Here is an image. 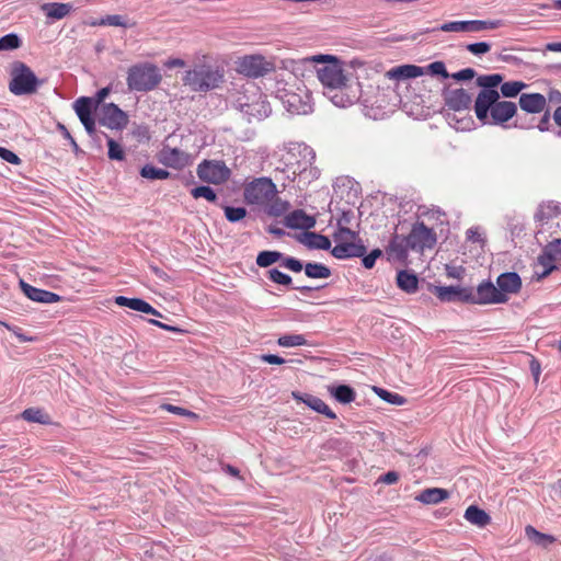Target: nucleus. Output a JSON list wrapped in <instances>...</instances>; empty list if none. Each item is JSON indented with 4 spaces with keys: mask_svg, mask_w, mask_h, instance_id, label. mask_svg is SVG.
I'll use <instances>...</instances> for the list:
<instances>
[{
    "mask_svg": "<svg viewBox=\"0 0 561 561\" xmlns=\"http://www.w3.org/2000/svg\"><path fill=\"white\" fill-rule=\"evenodd\" d=\"M496 286L502 297L508 299L510 295L517 294L520 290L522 279L515 272L502 273L496 278Z\"/></svg>",
    "mask_w": 561,
    "mask_h": 561,
    "instance_id": "aec40b11",
    "label": "nucleus"
},
{
    "mask_svg": "<svg viewBox=\"0 0 561 561\" xmlns=\"http://www.w3.org/2000/svg\"><path fill=\"white\" fill-rule=\"evenodd\" d=\"M282 100L285 108L291 114L305 115L312 111L308 94H305L304 99L300 94L286 92Z\"/></svg>",
    "mask_w": 561,
    "mask_h": 561,
    "instance_id": "6ab92c4d",
    "label": "nucleus"
},
{
    "mask_svg": "<svg viewBox=\"0 0 561 561\" xmlns=\"http://www.w3.org/2000/svg\"><path fill=\"white\" fill-rule=\"evenodd\" d=\"M426 73L432 76H440L445 79L449 78V73L446 70V66L443 61H434L426 67H423Z\"/></svg>",
    "mask_w": 561,
    "mask_h": 561,
    "instance_id": "09e8293b",
    "label": "nucleus"
},
{
    "mask_svg": "<svg viewBox=\"0 0 561 561\" xmlns=\"http://www.w3.org/2000/svg\"><path fill=\"white\" fill-rule=\"evenodd\" d=\"M98 121L110 129L122 130L128 124V115L114 103H104L98 112Z\"/></svg>",
    "mask_w": 561,
    "mask_h": 561,
    "instance_id": "4468645a",
    "label": "nucleus"
},
{
    "mask_svg": "<svg viewBox=\"0 0 561 561\" xmlns=\"http://www.w3.org/2000/svg\"><path fill=\"white\" fill-rule=\"evenodd\" d=\"M243 197L248 204L261 206L271 217H280L289 209V203L278 196L276 184L270 178H257L247 183Z\"/></svg>",
    "mask_w": 561,
    "mask_h": 561,
    "instance_id": "7ed1b4c3",
    "label": "nucleus"
},
{
    "mask_svg": "<svg viewBox=\"0 0 561 561\" xmlns=\"http://www.w3.org/2000/svg\"><path fill=\"white\" fill-rule=\"evenodd\" d=\"M436 243V233L426 227L424 222L412 226L408 236L396 233L389 242L387 254L389 259L404 262L409 251L422 253L425 249H432Z\"/></svg>",
    "mask_w": 561,
    "mask_h": 561,
    "instance_id": "20e7f679",
    "label": "nucleus"
},
{
    "mask_svg": "<svg viewBox=\"0 0 561 561\" xmlns=\"http://www.w3.org/2000/svg\"><path fill=\"white\" fill-rule=\"evenodd\" d=\"M445 105L455 112L468 110L471 104V95L463 89H446L443 92Z\"/></svg>",
    "mask_w": 561,
    "mask_h": 561,
    "instance_id": "a211bd4d",
    "label": "nucleus"
},
{
    "mask_svg": "<svg viewBox=\"0 0 561 561\" xmlns=\"http://www.w3.org/2000/svg\"><path fill=\"white\" fill-rule=\"evenodd\" d=\"M237 70L247 77L259 78L274 70V65L261 55H248L238 60Z\"/></svg>",
    "mask_w": 561,
    "mask_h": 561,
    "instance_id": "f8f14e48",
    "label": "nucleus"
},
{
    "mask_svg": "<svg viewBox=\"0 0 561 561\" xmlns=\"http://www.w3.org/2000/svg\"><path fill=\"white\" fill-rule=\"evenodd\" d=\"M467 239L471 242H483L482 232L479 227H471L466 232Z\"/></svg>",
    "mask_w": 561,
    "mask_h": 561,
    "instance_id": "052dcab7",
    "label": "nucleus"
},
{
    "mask_svg": "<svg viewBox=\"0 0 561 561\" xmlns=\"http://www.w3.org/2000/svg\"><path fill=\"white\" fill-rule=\"evenodd\" d=\"M161 80L159 68L153 64H137L128 69L127 85L130 91H151L159 85Z\"/></svg>",
    "mask_w": 561,
    "mask_h": 561,
    "instance_id": "1a4fd4ad",
    "label": "nucleus"
},
{
    "mask_svg": "<svg viewBox=\"0 0 561 561\" xmlns=\"http://www.w3.org/2000/svg\"><path fill=\"white\" fill-rule=\"evenodd\" d=\"M435 295L442 301H454L457 296V287L455 286H438L435 288Z\"/></svg>",
    "mask_w": 561,
    "mask_h": 561,
    "instance_id": "49530a36",
    "label": "nucleus"
},
{
    "mask_svg": "<svg viewBox=\"0 0 561 561\" xmlns=\"http://www.w3.org/2000/svg\"><path fill=\"white\" fill-rule=\"evenodd\" d=\"M96 106L91 98L81 96L73 103V108L87 133L92 136L95 133V121L92 117V110Z\"/></svg>",
    "mask_w": 561,
    "mask_h": 561,
    "instance_id": "2eb2a0df",
    "label": "nucleus"
},
{
    "mask_svg": "<svg viewBox=\"0 0 561 561\" xmlns=\"http://www.w3.org/2000/svg\"><path fill=\"white\" fill-rule=\"evenodd\" d=\"M21 289L24 295L33 301L43 304H54L60 301V296L41 288H36L23 280L20 283Z\"/></svg>",
    "mask_w": 561,
    "mask_h": 561,
    "instance_id": "5701e85b",
    "label": "nucleus"
},
{
    "mask_svg": "<svg viewBox=\"0 0 561 561\" xmlns=\"http://www.w3.org/2000/svg\"><path fill=\"white\" fill-rule=\"evenodd\" d=\"M293 398L296 401L304 402L313 411L321 413L331 420L336 419V414L325 404V402L313 394L293 392Z\"/></svg>",
    "mask_w": 561,
    "mask_h": 561,
    "instance_id": "4be33fe9",
    "label": "nucleus"
},
{
    "mask_svg": "<svg viewBox=\"0 0 561 561\" xmlns=\"http://www.w3.org/2000/svg\"><path fill=\"white\" fill-rule=\"evenodd\" d=\"M465 518L472 525L480 528L490 524L491 517L488 513L476 505H470L465 512Z\"/></svg>",
    "mask_w": 561,
    "mask_h": 561,
    "instance_id": "c756f323",
    "label": "nucleus"
},
{
    "mask_svg": "<svg viewBox=\"0 0 561 561\" xmlns=\"http://www.w3.org/2000/svg\"><path fill=\"white\" fill-rule=\"evenodd\" d=\"M140 175L148 180H165L170 176V172L151 164H146L141 168Z\"/></svg>",
    "mask_w": 561,
    "mask_h": 561,
    "instance_id": "58836bf2",
    "label": "nucleus"
},
{
    "mask_svg": "<svg viewBox=\"0 0 561 561\" xmlns=\"http://www.w3.org/2000/svg\"><path fill=\"white\" fill-rule=\"evenodd\" d=\"M456 300H460V301H463V302L476 304V300H477L476 293H473L470 289L457 287Z\"/></svg>",
    "mask_w": 561,
    "mask_h": 561,
    "instance_id": "864d4df0",
    "label": "nucleus"
},
{
    "mask_svg": "<svg viewBox=\"0 0 561 561\" xmlns=\"http://www.w3.org/2000/svg\"><path fill=\"white\" fill-rule=\"evenodd\" d=\"M476 76V71L472 68H465L458 72L449 75L450 78L457 81L470 80Z\"/></svg>",
    "mask_w": 561,
    "mask_h": 561,
    "instance_id": "bf43d9fd",
    "label": "nucleus"
},
{
    "mask_svg": "<svg viewBox=\"0 0 561 561\" xmlns=\"http://www.w3.org/2000/svg\"><path fill=\"white\" fill-rule=\"evenodd\" d=\"M424 75H426V71L423 67L416 65H400L386 71L385 77L390 80L402 81Z\"/></svg>",
    "mask_w": 561,
    "mask_h": 561,
    "instance_id": "412c9836",
    "label": "nucleus"
},
{
    "mask_svg": "<svg viewBox=\"0 0 561 561\" xmlns=\"http://www.w3.org/2000/svg\"><path fill=\"white\" fill-rule=\"evenodd\" d=\"M267 274H268V278L276 284H280V285H285V286H288L291 284V277L289 275L280 272L277 268L270 270L267 272Z\"/></svg>",
    "mask_w": 561,
    "mask_h": 561,
    "instance_id": "8fccbe9b",
    "label": "nucleus"
},
{
    "mask_svg": "<svg viewBox=\"0 0 561 561\" xmlns=\"http://www.w3.org/2000/svg\"><path fill=\"white\" fill-rule=\"evenodd\" d=\"M332 238L335 247L331 250V254L339 260L360 257L366 254V247L356 230L336 228Z\"/></svg>",
    "mask_w": 561,
    "mask_h": 561,
    "instance_id": "0eeeda50",
    "label": "nucleus"
},
{
    "mask_svg": "<svg viewBox=\"0 0 561 561\" xmlns=\"http://www.w3.org/2000/svg\"><path fill=\"white\" fill-rule=\"evenodd\" d=\"M140 298H128L125 296H117L115 297V304L121 307H127L131 310H137L138 301Z\"/></svg>",
    "mask_w": 561,
    "mask_h": 561,
    "instance_id": "6e6d98bb",
    "label": "nucleus"
},
{
    "mask_svg": "<svg viewBox=\"0 0 561 561\" xmlns=\"http://www.w3.org/2000/svg\"><path fill=\"white\" fill-rule=\"evenodd\" d=\"M0 158L14 165L21 163V159L13 151L3 147H0Z\"/></svg>",
    "mask_w": 561,
    "mask_h": 561,
    "instance_id": "4d7b16f0",
    "label": "nucleus"
},
{
    "mask_svg": "<svg viewBox=\"0 0 561 561\" xmlns=\"http://www.w3.org/2000/svg\"><path fill=\"white\" fill-rule=\"evenodd\" d=\"M72 4L60 2H48L41 7L46 18L51 21H57L66 18L72 11Z\"/></svg>",
    "mask_w": 561,
    "mask_h": 561,
    "instance_id": "b1692460",
    "label": "nucleus"
},
{
    "mask_svg": "<svg viewBox=\"0 0 561 561\" xmlns=\"http://www.w3.org/2000/svg\"><path fill=\"white\" fill-rule=\"evenodd\" d=\"M467 50L470 51L472 55L481 56L490 51L491 45L486 42H479V43H472L468 44L466 46Z\"/></svg>",
    "mask_w": 561,
    "mask_h": 561,
    "instance_id": "3c124183",
    "label": "nucleus"
},
{
    "mask_svg": "<svg viewBox=\"0 0 561 561\" xmlns=\"http://www.w3.org/2000/svg\"><path fill=\"white\" fill-rule=\"evenodd\" d=\"M162 408L169 412H172L174 414H179V415H187V416H193L194 413L193 412H190L183 408H180V407H175V405H172V404H164L162 405Z\"/></svg>",
    "mask_w": 561,
    "mask_h": 561,
    "instance_id": "e2e57ef3",
    "label": "nucleus"
},
{
    "mask_svg": "<svg viewBox=\"0 0 561 561\" xmlns=\"http://www.w3.org/2000/svg\"><path fill=\"white\" fill-rule=\"evenodd\" d=\"M525 533L529 540L545 548L554 542L556 540L554 537H552L551 535L542 534L535 529L533 526H527L525 528Z\"/></svg>",
    "mask_w": 561,
    "mask_h": 561,
    "instance_id": "f704fd0d",
    "label": "nucleus"
},
{
    "mask_svg": "<svg viewBox=\"0 0 561 561\" xmlns=\"http://www.w3.org/2000/svg\"><path fill=\"white\" fill-rule=\"evenodd\" d=\"M236 108L239 110L249 122L263 121L272 112L266 95L257 88L247 90L240 95L236 101Z\"/></svg>",
    "mask_w": 561,
    "mask_h": 561,
    "instance_id": "6e6552de",
    "label": "nucleus"
},
{
    "mask_svg": "<svg viewBox=\"0 0 561 561\" xmlns=\"http://www.w3.org/2000/svg\"><path fill=\"white\" fill-rule=\"evenodd\" d=\"M386 402L394 405H403L407 402V399L399 393L390 392V396L386 398Z\"/></svg>",
    "mask_w": 561,
    "mask_h": 561,
    "instance_id": "0e129e2a",
    "label": "nucleus"
},
{
    "mask_svg": "<svg viewBox=\"0 0 561 561\" xmlns=\"http://www.w3.org/2000/svg\"><path fill=\"white\" fill-rule=\"evenodd\" d=\"M381 255V250L379 249H375L373 250L369 254L367 255H363V265L366 267V268H373L375 263H376V260Z\"/></svg>",
    "mask_w": 561,
    "mask_h": 561,
    "instance_id": "13d9d810",
    "label": "nucleus"
},
{
    "mask_svg": "<svg viewBox=\"0 0 561 561\" xmlns=\"http://www.w3.org/2000/svg\"><path fill=\"white\" fill-rule=\"evenodd\" d=\"M191 195L194 198H196V199L197 198H205L206 201H208L210 203H216L217 202V194L209 186H205V185L196 186V187L191 190Z\"/></svg>",
    "mask_w": 561,
    "mask_h": 561,
    "instance_id": "a19ab883",
    "label": "nucleus"
},
{
    "mask_svg": "<svg viewBox=\"0 0 561 561\" xmlns=\"http://www.w3.org/2000/svg\"><path fill=\"white\" fill-rule=\"evenodd\" d=\"M559 215H561V204L556 202H546L539 205L535 214V219L540 222H546Z\"/></svg>",
    "mask_w": 561,
    "mask_h": 561,
    "instance_id": "cd10ccee",
    "label": "nucleus"
},
{
    "mask_svg": "<svg viewBox=\"0 0 561 561\" xmlns=\"http://www.w3.org/2000/svg\"><path fill=\"white\" fill-rule=\"evenodd\" d=\"M449 493L445 489L431 488L422 491L415 499L424 504H438L448 499Z\"/></svg>",
    "mask_w": 561,
    "mask_h": 561,
    "instance_id": "c85d7f7f",
    "label": "nucleus"
},
{
    "mask_svg": "<svg viewBox=\"0 0 561 561\" xmlns=\"http://www.w3.org/2000/svg\"><path fill=\"white\" fill-rule=\"evenodd\" d=\"M225 216L230 222H238L247 216V209L244 207H232L225 206Z\"/></svg>",
    "mask_w": 561,
    "mask_h": 561,
    "instance_id": "a18cd8bd",
    "label": "nucleus"
},
{
    "mask_svg": "<svg viewBox=\"0 0 561 561\" xmlns=\"http://www.w3.org/2000/svg\"><path fill=\"white\" fill-rule=\"evenodd\" d=\"M519 105L527 113H540L546 106V99L539 93L522 94Z\"/></svg>",
    "mask_w": 561,
    "mask_h": 561,
    "instance_id": "393cba45",
    "label": "nucleus"
},
{
    "mask_svg": "<svg viewBox=\"0 0 561 561\" xmlns=\"http://www.w3.org/2000/svg\"><path fill=\"white\" fill-rule=\"evenodd\" d=\"M503 78L499 73L480 76L477 80L478 84L483 88L482 90H494L502 82Z\"/></svg>",
    "mask_w": 561,
    "mask_h": 561,
    "instance_id": "c03bdc74",
    "label": "nucleus"
},
{
    "mask_svg": "<svg viewBox=\"0 0 561 561\" xmlns=\"http://www.w3.org/2000/svg\"><path fill=\"white\" fill-rule=\"evenodd\" d=\"M261 360L271 365H282L285 363L283 357L274 354H264L261 356Z\"/></svg>",
    "mask_w": 561,
    "mask_h": 561,
    "instance_id": "680f3d73",
    "label": "nucleus"
},
{
    "mask_svg": "<svg viewBox=\"0 0 561 561\" xmlns=\"http://www.w3.org/2000/svg\"><path fill=\"white\" fill-rule=\"evenodd\" d=\"M304 270L310 278H328L331 276V270L322 263H307Z\"/></svg>",
    "mask_w": 561,
    "mask_h": 561,
    "instance_id": "c9c22d12",
    "label": "nucleus"
},
{
    "mask_svg": "<svg viewBox=\"0 0 561 561\" xmlns=\"http://www.w3.org/2000/svg\"><path fill=\"white\" fill-rule=\"evenodd\" d=\"M550 253L557 255L559 260H561V239H557L549 243Z\"/></svg>",
    "mask_w": 561,
    "mask_h": 561,
    "instance_id": "774afa93",
    "label": "nucleus"
},
{
    "mask_svg": "<svg viewBox=\"0 0 561 561\" xmlns=\"http://www.w3.org/2000/svg\"><path fill=\"white\" fill-rule=\"evenodd\" d=\"M397 285L405 293L412 294L417 290L419 278L409 271H400L397 275Z\"/></svg>",
    "mask_w": 561,
    "mask_h": 561,
    "instance_id": "7c9ffc66",
    "label": "nucleus"
},
{
    "mask_svg": "<svg viewBox=\"0 0 561 561\" xmlns=\"http://www.w3.org/2000/svg\"><path fill=\"white\" fill-rule=\"evenodd\" d=\"M329 392L334 397L336 401L343 404L351 403L355 400V391L346 385H340L336 387H329Z\"/></svg>",
    "mask_w": 561,
    "mask_h": 561,
    "instance_id": "2f4dec72",
    "label": "nucleus"
},
{
    "mask_svg": "<svg viewBox=\"0 0 561 561\" xmlns=\"http://www.w3.org/2000/svg\"><path fill=\"white\" fill-rule=\"evenodd\" d=\"M277 344L282 347H295L308 345V341L302 334H285L278 337Z\"/></svg>",
    "mask_w": 561,
    "mask_h": 561,
    "instance_id": "4c0bfd02",
    "label": "nucleus"
},
{
    "mask_svg": "<svg viewBox=\"0 0 561 561\" xmlns=\"http://www.w3.org/2000/svg\"><path fill=\"white\" fill-rule=\"evenodd\" d=\"M526 87V84L522 81H508V82H504L502 85H501V93L503 96L505 98H514L524 88Z\"/></svg>",
    "mask_w": 561,
    "mask_h": 561,
    "instance_id": "37998d69",
    "label": "nucleus"
},
{
    "mask_svg": "<svg viewBox=\"0 0 561 561\" xmlns=\"http://www.w3.org/2000/svg\"><path fill=\"white\" fill-rule=\"evenodd\" d=\"M496 90H481L474 102V113L482 124H503L511 119L516 111V104L511 101H499Z\"/></svg>",
    "mask_w": 561,
    "mask_h": 561,
    "instance_id": "423d86ee",
    "label": "nucleus"
},
{
    "mask_svg": "<svg viewBox=\"0 0 561 561\" xmlns=\"http://www.w3.org/2000/svg\"><path fill=\"white\" fill-rule=\"evenodd\" d=\"M300 242L309 249L330 250L331 241L327 236L317 232H305Z\"/></svg>",
    "mask_w": 561,
    "mask_h": 561,
    "instance_id": "bb28decb",
    "label": "nucleus"
},
{
    "mask_svg": "<svg viewBox=\"0 0 561 561\" xmlns=\"http://www.w3.org/2000/svg\"><path fill=\"white\" fill-rule=\"evenodd\" d=\"M207 54L196 57V64L187 69L182 82L193 92H208L220 87L225 81L224 67L211 62Z\"/></svg>",
    "mask_w": 561,
    "mask_h": 561,
    "instance_id": "39448f33",
    "label": "nucleus"
},
{
    "mask_svg": "<svg viewBox=\"0 0 561 561\" xmlns=\"http://www.w3.org/2000/svg\"><path fill=\"white\" fill-rule=\"evenodd\" d=\"M159 162L176 170L190 164V156L183 150L171 147H163L159 152Z\"/></svg>",
    "mask_w": 561,
    "mask_h": 561,
    "instance_id": "dca6fc26",
    "label": "nucleus"
},
{
    "mask_svg": "<svg viewBox=\"0 0 561 561\" xmlns=\"http://www.w3.org/2000/svg\"><path fill=\"white\" fill-rule=\"evenodd\" d=\"M286 224L293 229H310L316 225V219L299 209L287 216Z\"/></svg>",
    "mask_w": 561,
    "mask_h": 561,
    "instance_id": "a878e982",
    "label": "nucleus"
},
{
    "mask_svg": "<svg viewBox=\"0 0 561 561\" xmlns=\"http://www.w3.org/2000/svg\"><path fill=\"white\" fill-rule=\"evenodd\" d=\"M503 25L501 20H470V21H451L444 23L439 26L443 32H457V33H478L486 30H495Z\"/></svg>",
    "mask_w": 561,
    "mask_h": 561,
    "instance_id": "ddd939ff",
    "label": "nucleus"
},
{
    "mask_svg": "<svg viewBox=\"0 0 561 561\" xmlns=\"http://www.w3.org/2000/svg\"><path fill=\"white\" fill-rule=\"evenodd\" d=\"M107 156L111 160L122 161L125 158L123 147L116 142L113 138L107 139Z\"/></svg>",
    "mask_w": 561,
    "mask_h": 561,
    "instance_id": "de8ad7c7",
    "label": "nucleus"
},
{
    "mask_svg": "<svg viewBox=\"0 0 561 561\" xmlns=\"http://www.w3.org/2000/svg\"><path fill=\"white\" fill-rule=\"evenodd\" d=\"M559 260L557 255L550 253L549 244L546 247V250L542 255L538 257V265H540L543 270L542 272H536L539 278L547 276L556 266L554 262Z\"/></svg>",
    "mask_w": 561,
    "mask_h": 561,
    "instance_id": "473e14b6",
    "label": "nucleus"
},
{
    "mask_svg": "<svg viewBox=\"0 0 561 561\" xmlns=\"http://www.w3.org/2000/svg\"><path fill=\"white\" fill-rule=\"evenodd\" d=\"M283 259V254L277 251H262L256 256V264L260 267H268Z\"/></svg>",
    "mask_w": 561,
    "mask_h": 561,
    "instance_id": "ea45409f",
    "label": "nucleus"
},
{
    "mask_svg": "<svg viewBox=\"0 0 561 561\" xmlns=\"http://www.w3.org/2000/svg\"><path fill=\"white\" fill-rule=\"evenodd\" d=\"M197 176L207 183L219 185L225 183L231 175L230 169L224 161L204 160L197 167Z\"/></svg>",
    "mask_w": 561,
    "mask_h": 561,
    "instance_id": "9b49d317",
    "label": "nucleus"
},
{
    "mask_svg": "<svg viewBox=\"0 0 561 561\" xmlns=\"http://www.w3.org/2000/svg\"><path fill=\"white\" fill-rule=\"evenodd\" d=\"M476 298V305H497L507 301V298H503L499 293L497 286L490 280L482 282L478 285Z\"/></svg>",
    "mask_w": 561,
    "mask_h": 561,
    "instance_id": "f3484780",
    "label": "nucleus"
},
{
    "mask_svg": "<svg viewBox=\"0 0 561 561\" xmlns=\"http://www.w3.org/2000/svg\"><path fill=\"white\" fill-rule=\"evenodd\" d=\"M23 420L39 424H48L50 422L48 414L41 409L30 408L22 412Z\"/></svg>",
    "mask_w": 561,
    "mask_h": 561,
    "instance_id": "e433bc0d",
    "label": "nucleus"
},
{
    "mask_svg": "<svg viewBox=\"0 0 561 561\" xmlns=\"http://www.w3.org/2000/svg\"><path fill=\"white\" fill-rule=\"evenodd\" d=\"M108 93H110V88H103V89L99 90L95 94V98L92 99L93 104L98 107L100 104H102V102L108 95Z\"/></svg>",
    "mask_w": 561,
    "mask_h": 561,
    "instance_id": "338daca9",
    "label": "nucleus"
},
{
    "mask_svg": "<svg viewBox=\"0 0 561 561\" xmlns=\"http://www.w3.org/2000/svg\"><path fill=\"white\" fill-rule=\"evenodd\" d=\"M280 265L296 273L305 267L299 260L291 256H283Z\"/></svg>",
    "mask_w": 561,
    "mask_h": 561,
    "instance_id": "603ef678",
    "label": "nucleus"
},
{
    "mask_svg": "<svg viewBox=\"0 0 561 561\" xmlns=\"http://www.w3.org/2000/svg\"><path fill=\"white\" fill-rule=\"evenodd\" d=\"M21 46V39L20 37L14 34L10 33L2 37H0V51H10L19 48Z\"/></svg>",
    "mask_w": 561,
    "mask_h": 561,
    "instance_id": "79ce46f5",
    "label": "nucleus"
},
{
    "mask_svg": "<svg viewBox=\"0 0 561 561\" xmlns=\"http://www.w3.org/2000/svg\"><path fill=\"white\" fill-rule=\"evenodd\" d=\"M93 25L121 26L128 28L134 27L136 22L129 21L121 14H111L102 18L99 22L93 23Z\"/></svg>",
    "mask_w": 561,
    "mask_h": 561,
    "instance_id": "72a5a7b5",
    "label": "nucleus"
},
{
    "mask_svg": "<svg viewBox=\"0 0 561 561\" xmlns=\"http://www.w3.org/2000/svg\"><path fill=\"white\" fill-rule=\"evenodd\" d=\"M39 80L33 70L24 62L16 61L12 65L9 90L14 95H27L36 92Z\"/></svg>",
    "mask_w": 561,
    "mask_h": 561,
    "instance_id": "9d476101",
    "label": "nucleus"
},
{
    "mask_svg": "<svg viewBox=\"0 0 561 561\" xmlns=\"http://www.w3.org/2000/svg\"><path fill=\"white\" fill-rule=\"evenodd\" d=\"M354 218V213L352 210L342 211L341 216L336 220V228L351 229Z\"/></svg>",
    "mask_w": 561,
    "mask_h": 561,
    "instance_id": "5fc2aeb1",
    "label": "nucleus"
},
{
    "mask_svg": "<svg viewBox=\"0 0 561 561\" xmlns=\"http://www.w3.org/2000/svg\"><path fill=\"white\" fill-rule=\"evenodd\" d=\"M311 61L322 64L317 77L323 87V94L337 107H347L360 98V85L352 82L345 73L343 64L332 55H314Z\"/></svg>",
    "mask_w": 561,
    "mask_h": 561,
    "instance_id": "f257e3e1",
    "label": "nucleus"
},
{
    "mask_svg": "<svg viewBox=\"0 0 561 561\" xmlns=\"http://www.w3.org/2000/svg\"><path fill=\"white\" fill-rule=\"evenodd\" d=\"M399 480V474L396 471H389L379 478V481L385 484H393Z\"/></svg>",
    "mask_w": 561,
    "mask_h": 561,
    "instance_id": "69168bd1",
    "label": "nucleus"
},
{
    "mask_svg": "<svg viewBox=\"0 0 561 561\" xmlns=\"http://www.w3.org/2000/svg\"><path fill=\"white\" fill-rule=\"evenodd\" d=\"M316 153L306 144L290 142L286 154L275 167V172L284 174V179L295 181L297 178L311 182L319 178L320 171L313 167Z\"/></svg>",
    "mask_w": 561,
    "mask_h": 561,
    "instance_id": "f03ea898",
    "label": "nucleus"
}]
</instances>
